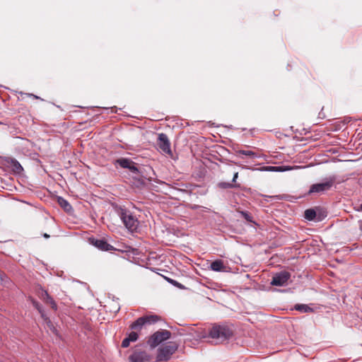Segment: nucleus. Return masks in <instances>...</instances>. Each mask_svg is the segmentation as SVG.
Here are the masks:
<instances>
[{
    "instance_id": "obj_1",
    "label": "nucleus",
    "mask_w": 362,
    "mask_h": 362,
    "mask_svg": "<svg viewBox=\"0 0 362 362\" xmlns=\"http://www.w3.org/2000/svg\"><path fill=\"white\" fill-rule=\"evenodd\" d=\"M191 339H204L210 337L213 339H230L233 337L235 327L229 323L214 324L209 332L204 329H196L193 327Z\"/></svg>"
},
{
    "instance_id": "obj_2",
    "label": "nucleus",
    "mask_w": 362,
    "mask_h": 362,
    "mask_svg": "<svg viewBox=\"0 0 362 362\" xmlns=\"http://www.w3.org/2000/svg\"><path fill=\"white\" fill-rule=\"evenodd\" d=\"M150 346L151 348L158 347L157 354L156 357V362L167 361L170 359L172 355L177 351V345L173 341L161 344L163 341H150Z\"/></svg>"
},
{
    "instance_id": "obj_3",
    "label": "nucleus",
    "mask_w": 362,
    "mask_h": 362,
    "mask_svg": "<svg viewBox=\"0 0 362 362\" xmlns=\"http://www.w3.org/2000/svg\"><path fill=\"white\" fill-rule=\"evenodd\" d=\"M113 165L116 168H122L124 169H128L131 173L132 177L134 180H138L140 185H145L144 180L142 179L141 171L137 166V163L134 162L129 158H119L116 159L113 162Z\"/></svg>"
},
{
    "instance_id": "obj_4",
    "label": "nucleus",
    "mask_w": 362,
    "mask_h": 362,
    "mask_svg": "<svg viewBox=\"0 0 362 362\" xmlns=\"http://www.w3.org/2000/svg\"><path fill=\"white\" fill-rule=\"evenodd\" d=\"M116 211L122 223L129 230L133 232L137 229L139 222L130 210L120 206Z\"/></svg>"
},
{
    "instance_id": "obj_5",
    "label": "nucleus",
    "mask_w": 362,
    "mask_h": 362,
    "mask_svg": "<svg viewBox=\"0 0 362 362\" xmlns=\"http://www.w3.org/2000/svg\"><path fill=\"white\" fill-rule=\"evenodd\" d=\"M336 182V176L332 175L327 177L322 180L321 182L315 183L312 185L310 187V189L307 193L308 195H310L313 194H322L330 190L334 182Z\"/></svg>"
},
{
    "instance_id": "obj_6",
    "label": "nucleus",
    "mask_w": 362,
    "mask_h": 362,
    "mask_svg": "<svg viewBox=\"0 0 362 362\" xmlns=\"http://www.w3.org/2000/svg\"><path fill=\"white\" fill-rule=\"evenodd\" d=\"M161 320L160 317L157 315H144L139 317L130 325L132 330L140 331L143 327L151 325Z\"/></svg>"
},
{
    "instance_id": "obj_7",
    "label": "nucleus",
    "mask_w": 362,
    "mask_h": 362,
    "mask_svg": "<svg viewBox=\"0 0 362 362\" xmlns=\"http://www.w3.org/2000/svg\"><path fill=\"white\" fill-rule=\"evenodd\" d=\"M128 358L129 362H150L152 357L142 346H136Z\"/></svg>"
},
{
    "instance_id": "obj_8",
    "label": "nucleus",
    "mask_w": 362,
    "mask_h": 362,
    "mask_svg": "<svg viewBox=\"0 0 362 362\" xmlns=\"http://www.w3.org/2000/svg\"><path fill=\"white\" fill-rule=\"evenodd\" d=\"M291 278V273L283 270L274 274L270 282L271 285L276 286H284Z\"/></svg>"
},
{
    "instance_id": "obj_9",
    "label": "nucleus",
    "mask_w": 362,
    "mask_h": 362,
    "mask_svg": "<svg viewBox=\"0 0 362 362\" xmlns=\"http://www.w3.org/2000/svg\"><path fill=\"white\" fill-rule=\"evenodd\" d=\"M88 241L90 245L95 246L102 251H111L115 250L114 247L103 238L98 239L94 237H90L88 239Z\"/></svg>"
},
{
    "instance_id": "obj_10",
    "label": "nucleus",
    "mask_w": 362,
    "mask_h": 362,
    "mask_svg": "<svg viewBox=\"0 0 362 362\" xmlns=\"http://www.w3.org/2000/svg\"><path fill=\"white\" fill-rule=\"evenodd\" d=\"M326 216L325 212L320 209H308L304 212V217L308 221H321Z\"/></svg>"
},
{
    "instance_id": "obj_11",
    "label": "nucleus",
    "mask_w": 362,
    "mask_h": 362,
    "mask_svg": "<svg viewBox=\"0 0 362 362\" xmlns=\"http://www.w3.org/2000/svg\"><path fill=\"white\" fill-rule=\"evenodd\" d=\"M157 145L163 153L169 155L172 154L170 143L165 134H158Z\"/></svg>"
},
{
    "instance_id": "obj_12",
    "label": "nucleus",
    "mask_w": 362,
    "mask_h": 362,
    "mask_svg": "<svg viewBox=\"0 0 362 362\" xmlns=\"http://www.w3.org/2000/svg\"><path fill=\"white\" fill-rule=\"evenodd\" d=\"M171 329L173 330L172 336L173 337H189V339H192L193 327H171Z\"/></svg>"
},
{
    "instance_id": "obj_13",
    "label": "nucleus",
    "mask_w": 362,
    "mask_h": 362,
    "mask_svg": "<svg viewBox=\"0 0 362 362\" xmlns=\"http://www.w3.org/2000/svg\"><path fill=\"white\" fill-rule=\"evenodd\" d=\"M172 332L165 329H160L155 332L148 339H170Z\"/></svg>"
},
{
    "instance_id": "obj_14",
    "label": "nucleus",
    "mask_w": 362,
    "mask_h": 362,
    "mask_svg": "<svg viewBox=\"0 0 362 362\" xmlns=\"http://www.w3.org/2000/svg\"><path fill=\"white\" fill-rule=\"evenodd\" d=\"M7 163L8 164V167L17 174H21L23 171L22 165L16 158H9L7 160Z\"/></svg>"
},
{
    "instance_id": "obj_15",
    "label": "nucleus",
    "mask_w": 362,
    "mask_h": 362,
    "mask_svg": "<svg viewBox=\"0 0 362 362\" xmlns=\"http://www.w3.org/2000/svg\"><path fill=\"white\" fill-rule=\"evenodd\" d=\"M209 268L214 272H221L226 271V266L222 259H216L210 264Z\"/></svg>"
},
{
    "instance_id": "obj_16",
    "label": "nucleus",
    "mask_w": 362,
    "mask_h": 362,
    "mask_svg": "<svg viewBox=\"0 0 362 362\" xmlns=\"http://www.w3.org/2000/svg\"><path fill=\"white\" fill-rule=\"evenodd\" d=\"M57 203L66 212L73 211V207L70 203L62 197H57Z\"/></svg>"
},
{
    "instance_id": "obj_17",
    "label": "nucleus",
    "mask_w": 362,
    "mask_h": 362,
    "mask_svg": "<svg viewBox=\"0 0 362 362\" xmlns=\"http://www.w3.org/2000/svg\"><path fill=\"white\" fill-rule=\"evenodd\" d=\"M294 309L302 313H311L313 309L307 304H296L294 305Z\"/></svg>"
},
{
    "instance_id": "obj_18",
    "label": "nucleus",
    "mask_w": 362,
    "mask_h": 362,
    "mask_svg": "<svg viewBox=\"0 0 362 362\" xmlns=\"http://www.w3.org/2000/svg\"><path fill=\"white\" fill-rule=\"evenodd\" d=\"M217 186L221 189H230L239 187L240 185L226 182H220L218 183Z\"/></svg>"
},
{
    "instance_id": "obj_19",
    "label": "nucleus",
    "mask_w": 362,
    "mask_h": 362,
    "mask_svg": "<svg viewBox=\"0 0 362 362\" xmlns=\"http://www.w3.org/2000/svg\"><path fill=\"white\" fill-rule=\"evenodd\" d=\"M240 214L242 216V217H243L247 222L257 224L254 221L252 216L249 214V212H247L246 211H240Z\"/></svg>"
},
{
    "instance_id": "obj_20",
    "label": "nucleus",
    "mask_w": 362,
    "mask_h": 362,
    "mask_svg": "<svg viewBox=\"0 0 362 362\" xmlns=\"http://www.w3.org/2000/svg\"><path fill=\"white\" fill-rule=\"evenodd\" d=\"M237 153L238 155H244L246 156H250L251 158L257 157L256 153L252 151L240 150V151H237Z\"/></svg>"
},
{
    "instance_id": "obj_21",
    "label": "nucleus",
    "mask_w": 362,
    "mask_h": 362,
    "mask_svg": "<svg viewBox=\"0 0 362 362\" xmlns=\"http://www.w3.org/2000/svg\"><path fill=\"white\" fill-rule=\"evenodd\" d=\"M165 279L167 280L168 282H169L170 284L176 286L177 288H180V289H185V287L184 285H182V284H180V282L177 281L176 280H174L173 279H170V278H168V277H166Z\"/></svg>"
},
{
    "instance_id": "obj_22",
    "label": "nucleus",
    "mask_w": 362,
    "mask_h": 362,
    "mask_svg": "<svg viewBox=\"0 0 362 362\" xmlns=\"http://www.w3.org/2000/svg\"><path fill=\"white\" fill-rule=\"evenodd\" d=\"M139 337V333L136 330H132L127 337L124 338V339H138Z\"/></svg>"
},
{
    "instance_id": "obj_23",
    "label": "nucleus",
    "mask_w": 362,
    "mask_h": 362,
    "mask_svg": "<svg viewBox=\"0 0 362 362\" xmlns=\"http://www.w3.org/2000/svg\"><path fill=\"white\" fill-rule=\"evenodd\" d=\"M8 281V276L0 272V284H4Z\"/></svg>"
},
{
    "instance_id": "obj_24",
    "label": "nucleus",
    "mask_w": 362,
    "mask_h": 362,
    "mask_svg": "<svg viewBox=\"0 0 362 362\" xmlns=\"http://www.w3.org/2000/svg\"><path fill=\"white\" fill-rule=\"evenodd\" d=\"M33 305L39 313L44 309L43 306L36 300H33Z\"/></svg>"
},
{
    "instance_id": "obj_25",
    "label": "nucleus",
    "mask_w": 362,
    "mask_h": 362,
    "mask_svg": "<svg viewBox=\"0 0 362 362\" xmlns=\"http://www.w3.org/2000/svg\"><path fill=\"white\" fill-rule=\"evenodd\" d=\"M40 315H41V317H42V318L45 322H47V321H48L49 322H50V321H49V318L47 317V315H46V313H45V310H44V309H43V310H42V311H41V312H40Z\"/></svg>"
},
{
    "instance_id": "obj_26",
    "label": "nucleus",
    "mask_w": 362,
    "mask_h": 362,
    "mask_svg": "<svg viewBox=\"0 0 362 362\" xmlns=\"http://www.w3.org/2000/svg\"><path fill=\"white\" fill-rule=\"evenodd\" d=\"M40 315H41V317H42V318L45 322H47V321H48L49 322H50V321H49V318L47 317V315H46V313H45V310H44V309H43V310H42V311H41V312H40Z\"/></svg>"
},
{
    "instance_id": "obj_27",
    "label": "nucleus",
    "mask_w": 362,
    "mask_h": 362,
    "mask_svg": "<svg viewBox=\"0 0 362 362\" xmlns=\"http://www.w3.org/2000/svg\"><path fill=\"white\" fill-rule=\"evenodd\" d=\"M49 296H50L49 295V293H47V291H45V290L42 291L41 298L43 300H46Z\"/></svg>"
},
{
    "instance_id": "obj_28",
    "label": "nucleus",
    "mask_w": 362,
    "mask_h": 362,
    "mask_svg": "<svg viewBox=\"0 0 362 362\" xmlns=\"http://www.w3.org/2000/svg\"><path fill=\"white\" fill-rule=\"evenodd\" d=\"M130 341H122V346L123 348H127V347H128V346L130 345Z\"/></svg>"
},
{
    "instance_id": "obj_29",
    "label": "nucleus",
    "mask_w": 362,
    "mask_h": 362,
    "mask_svg": "<svg viewBox=\"0 0 362 362\" xmlns=\"http://www.w3.org/2000/svg\"><path fill=\"white\" fill-rule=\"evenodd\" d=\"M49 304L53 310H57V305L54 300H51V303H49Z\"/></svg>"
},
{
    "instance_id": "obj_30",
    "label": "nucleus",
    "mask_w": 362,
    "mask_h": 362,
    "mask_svg": "<svg viewBox=\"0 0 362 362\" xmlns=\"http://www.w3.org/2000/svg\"><path fill=\"white\" fill-rule=\"evenodd\" d=\"M238 177V173H235L234 175H233V179H232V183L234 184V182H236L237 179Z\"/></svg>"
},
{
    "instance_id": "obj_31",
    "label": "nucleus",
    "mask_w": 362,
    "mask_h": 362,
    "mask_svg": "<svg viewBox=\"0 0 362 362\" xmlns=\"http://www.w3.org/2000/svg\"><path fill=\"white\" fill-rule=\"evenodd\" d=\"M29 97H33V98H35V99H40V97L33 94V93H25Z\"/></svg>"
},
{
    "instance_id": "obj_32",
    "label": "nucleus",
    "mask_w": 362,
    "mask_h": 362,
    "mask_svg": "<svg viewBox=\"0 0 362 362\" xmlns=\"http://www.w3.org/2000/svg\"><path fill=\"white\" fill-rule=\"evenodd\" d=\"M51 300H54V299L51 297V296H49L46 300H45L44 301L46 303H51Z\"/></svg>"
},
{
    "instance_id": "obj_33",
    "label": "nucleus",
    "mask_w": 362,
    "mask_h": 362,
    "mask_svg": "<svg viewBox=\"0 0 362 362\" xmlns=\"http://www.w3.org/2000/svg\"><path fill=\"white\" fill-rule=\"evenodd\" d=\"M325 117V115L322 111H320L319 112V118L324 119Z\"/></svg>"
},
{
    "instance_id": "obj_34",
    "label": "nucleus",
    "mask_w": 362,
    "mask_h": 362,
    "mask_svg": "<svg viewBox=\"0 0 362 362\" xmlns=\"http://www.w3.org/2000/svg\"><path fill=\"white\" fill-rule=\"evenodd\" d=\"M111 109H112V112H115L116 113L117 112V107H115V106L111 107Z\"/></svg>"
},
{
    "instance_id": "obj_35",
    "label": "nucleus",
    "mask_w": 362,
    "mask_h": 362,
    "mask_svg": "<svg viewBox=\"0 0 362 362\" xmlns=\"http://www.w3.org/2000/svg\"><path fill=\"white\" fill-rule=\"evenodd\" d=\"M199 207H200V206H198V205H194L193 206H192V209H198Z\"/></svg>"
},
{
    "instance_id": "obj_36",
    "label": "nucleus",
    "mask_w": 362,
    "mask_h": 362,
    "mask_svg": "<svg viewBox=\"0 0 362 362\" xmlns=\"http://www.w3.org/2000/svg\"><path fill=\"white\" fill-rule=\"evenodd\" d=\"M272 168H276V167H272ZM276 168H278V170H276V171H282V170H280L281 167L280 166H278L276 167Z\"/></svg>"
},
{
    "instance_id": "obj_37",
    "label": "nucleus",
    "mask_w": 362,
    "mask_h": 362,
    "mask_svg": "<svg viewBox=\"0 0 362 362\" xmlns=\"http://www.w3.org/2000/svg\"><path fill=\"white\" fill-rule=\"evenodd\" d=\"M43 237L45 238H48L49 237V235L47 233H44L43 234Z\"/></svg>"
},
{
    "instance_id": "obj_38",
    "label": "nucleus",
    "mask_w": 362,
    "mask_h": 362,
    "mask_svg": "<svg viewBox=\"0 0 362 362\" xmlns=\"http://www.w3.org/2000/svg\"><path fill=\"white\" fill-rule=\"evenodd\" d=\"M358 211H362V204H360V206H359V209H358Z\"/></svg>"
}]
</instances>
